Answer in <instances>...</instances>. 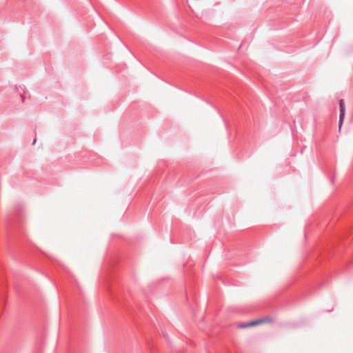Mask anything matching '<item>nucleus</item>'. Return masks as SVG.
<instances>
[{
  "mask_svg": "<svg viewBox=\"0 0 353 353\" xmlns=\"http://www.w3.org/2000/svg\"><path fill=\"white\" fill-rule=\"evenodd\" d=\"M339 108H340V115H339V127L341 129V125L343 122V119L345 118V105L343 99H341L339 101Z\"/></svg>",
  "mask_w": 353,
  "mask_h": 353,
  "instance_id": "1",
  "label": "nucleus"
},
{
  "mask_svg": "<svg viewBox=\"0 0 353 353\" xmlns=\"http://www.w3.org/2000/svg\"><path fill=\"white\" fill-rule=\"evenodd\" d=\"M263 322H264L263 319H258V320L251 321L248 323H241L239 325V327L241 328H245V327H252V326H254V325L261 324Z\"/></svg>",
  "mask_w": 353,
  "mask_h": 353,
  "instance_id": "2",
  "label": "nucleus"
},
{
  "mask_svg": "<svg viewBox=\"0 0 353 353\" xmlns=\"http://www.w3.org/2000/svg\"><path fill=\"white\" fill-rule=\"evenodd\" d=\"M20 97L21 98L22 101H24V97L23 94H20Z\"/></svg>",
  "mask_w": 353,
  "mask_h": 353,
  "instance_id": "3",
  "label": "nucleus"
},
{
  "mask_svg": "<svg viewBox=\"0 0 353 353\" xmlns=\"http://www.w3.org/2000/svg\"><path fill=\"white\" fill-rule=\"evenodd\" d=\"M36 141H37V139H34L33 140L32 143V145H34V144H35V143H36Z\"/></svg>",
  "mask_w": 353,
  "mask_h": 353,
  "instance_id": "4",
  "label": "nucleus"
}]
</instances>
